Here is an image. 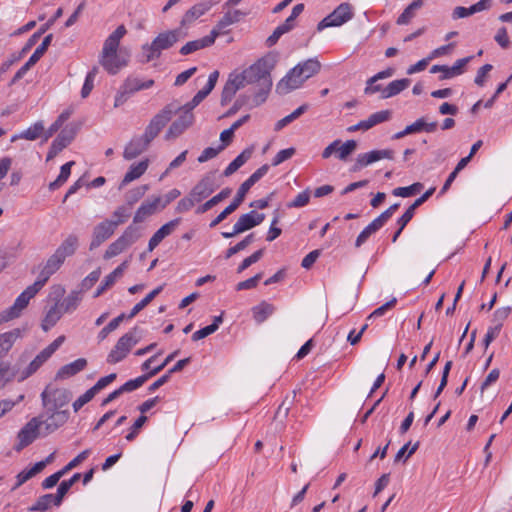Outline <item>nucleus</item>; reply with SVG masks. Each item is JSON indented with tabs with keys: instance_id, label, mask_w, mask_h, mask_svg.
Wrapping results in <instances>:
<instances>
[{
	"instance_id": "34",
	"label": "nucleus",
	"mask_w": 512,
	"mask_h": 512,
	"mask_svg": "<svg viewBox=\"0 0 512 512\" xmlns=\"http://www.w3.org/2000/svg\"><path fill=\"white\" fill-rule=\"evenodd\" d=\"M473 59V56H468L462 59H458L452 67L445 65L444 74L440 76V80L449 79L464 72L465 66Z\"/></svg>"
},
{
	"instance_id": "2",
	"label": "nucleus",
	"mask_w": 512,
	"mask_h": 512,
	"mask_svg": "<svg viewBox=\"0 0 512 512\" xmlns=\"http://www.w3.org/2000/svg\"><path fill=\"white\" fill-rule=\"evenodd\" d=\"M186 36L187 33L181 27L159 33L150 44L142 46L144 62L148 63L159 58L163 50L170 49Z\"/></svg>"
},
{
	"instance_id": "55",
	"label": "nucleus",
	"mask_w": 512,
	"mask_h": 512,
	"mask_svg": "<svg viewBox=\"0 0 512 512\" xmlns=\"http://www.w3.org/2000/svg\"><path fill=\"white\" fill-rule=\"evenodd\" d=\"M310 193L309 190H305L299 193L295 199L287 204L288 208H300L304 207L309 203Z\"/></svg>"
},
{
	"instance_id": "47",
	"label": "nucleus",
	"mask_w": 512,
	"mask_h": 512,
	"mask_svg": "<svg viewBox=\"0 0 512 512\" xmlns=\"http://www.w3.org/2000/svg\"><path fill=\"white\" fill-rule=\"evenodd\" d=\"M423 184L420 182L413 183L407 187H398L392 191V194L397 197H410L419 193L423 189Z\"/></svg>"
},
{
	"instance_id": "46",
	"label": "nucleus",
	"mask_w": 512,
	"mask_h": 512,
	"mask_svg": "<svg viewBox=\"0 0 512 512\" xmlns=\"http://www.w3.org/2000/svg\"><path fill=\"white\" fill-rule=\"evenodd\" d=\"M149 378L148 374L141 375L135 379H131L119 387L120 393H129L140 388Z\"/></svg>"
},
{
	"instance_id": "15",
	"label": "nucleus",
	"mask_w": 512,
	"mask_h": 512,
	"mask_svg": "<svg viewBox=\"0 0 512 512\" xmlns=\"http://www.w3.org/2000/svg\"><path fill=\"white\" fill-rule=\"evenodd\" d=\"M245 15L246 14L240 10H232L226 12L210 31V35L213 36L214 41L220 35H224L228 32L227 27L239 22Z\"/></svg>"
},
{
	"instance_id": "63",
	"label": "nucleus",
	"mask_w": 512,
	"mask_h": 512,
	"mask_svg": "<svg viewBox=\"0 0 512 512\" xmlns=\"http://www.w3.org/2000/svg\"><path fill=\"white\" fill-rule=\"evenodd\" d=\"M96 394L90 388L83 395L77 398L73 403V409L75 412L79 411L85 404L90 402Z\"/></svg>"
},
{
	"instance_id": "45",
	"label": "nucleus",
	"mask_w": 512,
	"mask_h": 512,
	"mask_svg": "<svg viewBox=\"0 0 512 512\" xmlns=\"http://www.w3.org/2000/svg\"><path fill=\"white\" fill-rule=\"evenodd\" d=\"M44 133V125L41 121L34 123L28 129L23 131L19 138H23L26 140L34 141L38 139Z\"/></svg>"
},
{
	"instance_id": "7",
	"label": "nucleus",
	"mask_w": 512,
	"mask_h": 512,
	"mask_svg": "<svg viewBox=\"0 0 512 512\" xmlns=\"http://www.w3.org/2000/svg\"><path fill=\"white\" fill-rule=\"evenodd\" d=\"M264 219V214L252 210L249 213L243 214L239 217V219L233 226L232 232H222L221 234L224 238H232L238 234H241L247 230H250L260 225L264 221Z\"/></svg>"
},
{
	"instance_id": "23",
	"label": "nucleus",
	"mask_w": 512,
	"mask_h": 512,
	"mask_svg": "<svg viewBox=\"0 0 512 512\" xmlns=\"http://www.w3.org/2000/svg\"><path fill=\"white\" fill-rule=\"evenodd\" d=\"M79 247V238L76 234H69L58 246L55 252L64 260L75 254Z\"/></svg>"
},
{
	"instance_id": "9",
	"label": "nucleus",
	"mask_w": 512,
	"mask_h": 512,
	"mask_svg": "<svg viewBox=\"0 0 512 512\" xmlns=\"http://www.w3.org/2000/svg\"><path fill=\"white\" fill-rule=\"evenodd\" d=\"M42 404L44 407L53 408V410H60L63 406L68 404L72 399V393L67 389H49L47 387L41 393Z\"/></svg>"
},
{
	"instance_id": "62",
	"label": "nucleus",
	"mask_w": 512,
	"mask_h": 512,
	"mask_svg": "<svg viewBox=\"0 0 512 512\" xmlns=\"http://www.w3.org/2000/svg\"><path fill=\"white\" fill-rule=\"evenodd\" d=\"M262 276H263V273H258L255 276H253L245 281L239 282L236 285V290L241 291V290H248V289L255 288L258 285L259 281L261 280Z\"/></svg>"
},
{
	"instance_id": "44",
	"label": "nucleus",
	"mask_w": 512,
	"mask_h": 512,
	"mask_svg": "<svg viewBox=\"0 0 512 512\" xmlns=\"http://www.w3.org/2000/svg\"><path fill=\"white\" fill-rule=\"evenodd\" d=\"M268 170L269 166L267 164L262 165L240 186L243 188V190L248 192L254 184H256L262 177L267 174Z\"/></svg>"
},
{
	"instance_id": "25",
	"label": "nucleus",
	"mask_w": 512,
	"mask_h": 512,
	"mask_svg": "<svg viewBox=\"0 0 512 512\" xmlns=\"http://www.w3.org/2000/svg\"><path fill=\"white\" fill-rule=\"evenodd\" d=\"M320 69L321 63L317 59L311 58L302 63L297 64L293 68V73L301 74L307 80L310 77L316 75L320 71Z\"/></svg>"
},
{
	"instance_id": "41",
	"label": "nucleus",
	"mask_w": 512,
	"mask_h": 512,
	"mask_svg": "<svg viewBox=\"0 0 512 512\" xmlns=\"http://www.w3.org/2000/svg\"><path fill=\"white\" fill-rule=\"evenodd\" d=\"M141 237L139 227L135 225H129L119 239L128 248L133 245Z\"/></svg>"
},
{
	"instance_id": "43",
	"label": "nucleus",
	"mask_w": 512,
	"mask_h": 512,
	"mask_svg": "<svg viewBox=\"0 0 512 512\" xmlns=\"http://www.w3.org/2000/svg\"><path fill=\"white\" fill-rule=\"evenodd\" d=\"M147 190V185L138 186L129 190L125 194V201L128 207L131 208L135 203H137L145 195Z\"/></svg>"
},
{
	"instance_id": "59",
	"label": "nucleus",
	"mask_w": 512,
	"mask_h": 512,
	"mask_svg": "<svg viewBox=\"0 0 512 512\" xmlns=\"http://www.w3.org/2000/svg\"><path fill=\"white\" fill-rule=\"evenodd\" d=\"M222 150H224V145H219L217 148L207 147L198 157V162L204 163L212 158H215Z\"/></svg>"
},
{
	"instance_id": "61",
	"label": "nucleus",
	"mask_w": 512,
	"mask_h": 512,
	"mask_svg": "<svg viewBox=\"0 0 512 512\" xmlns=\"http://www.w3.org/2000/svg\"><path fill=\"white\" fill-rule=\"evenodd\" d=\"M147 417L145 415H141L138 417V419L134 422L132 427L130 428V432L126 435V440L133 441L138 433L139 430L142 428V426L146 423Z\"/></svg>"
},
{
	"instance_id": "26",
	"label": "nucleus",
	"mask_w": 512,
	"mask_h": 512,
	"mask_svg": "<svg viewBox=\"0 0 512 512\" xmlns=\"http://www.w3.org/2000/svg\"><path fill=\"white\" fill-rule=\"evenodd\" d=\"M213 36L210 34L197 40L189 41L185 45H183L180 49L181 55H189L191 53H194L200 49H204L207 47H210L214 44Z\"/></svg>"
},
{
	"instance_id": "56",
	"label": "nucleus",
	"mask_w": 512,
	"mask_h": 512,
	"mask_svg": "<svg viewBox=\"0 0 512 512\" xmlns=\"http://www.w3.org/2000/svg\"><path fill=\"white\" fill-rule=\"evenodd\" d=\"M52 494L42 495L30 508L31 511H45L52 505Z\"/></svg>"
},
{
	"instance_id": "36",
	"label": "nucleus",
	"mask_w": 512,
	"mask_h": 512,
	"mask_svg": "<svg viewBox=\"0 0 512 512\" xmlns=\"http://www.w3.org/2000/svg\"><path fill=\"white\" fill-rule=\"evenodd\" d=\"M423 5V0H414L410 3L396 20L398 25H407L415 17L416 11Z\"/></svg>"
},
{
	"instance_id": "31",
	"label": "nucleus",
	"mask_w": 512,
	"mask_h": 512,
	"mask_svg": "<svg viewBox=\"0 0 512 512\" xmlns=\"http://www.w3.org/2000/svg\"><path fill=\"white\" fill-rule=\"evenodd\" d=\"M410 83L411 80L408 78L398 79L390 82L388 86L383 89V94H381V98L387 99L398 95L403 90L408 88Z\"/></svg>"
},
{
	"instance_id": "42",
	"label": "nucleus",
	"mask_w": 512,
	"mask_h": 512,
	"mask_svg": "<svg viewBox=\"0 0 512 512\" xmlns=\"http://www.w3.org/2000/svg\"><path fill=\"white\" fill-rule=\"evenodd\" d=\"M258 90L254 93L252 103L253 106H259L264 103L268 97V94L272 87V81H266L262 84H258Z\"/></svg>"
},
{
	"instance_id": "11",
	"label": "nucleus",
	"mask_w": 512,
	"mask_h": 512,
	"mask_svg": "<svg viewBox=\"0 0 512 512\" xmlns=\"http://www.w3.org/2000/svg\"><path fill=\"white\" fill-rule=\"evenodd\" d=\"M382 159H394V151L391 149H383L361 153L357 156L355 164L352 167V171H359L362 168Z\"/></svg>"
},
{
	"instance_id": "57",
	"label": "nucleus",
	"mask_w": 512,
	"mask_h": 512,
	"mask_svg": "<svg viewBox=\"0 0 512 512\" xmlns=\"http://www.w3.org/2000/svg\"><path fill=\"white\" fill-rule=\"evenodd\" d=\"M130 216V208L127 206H119L117 209L113 212V217L116 218L115 220H112L113 223H117V226L125 223L127 219Z\"/></svg>"
},
{
	"instance_id": "27",
	"label": "nucleus",
	"mask_w": 512,
	"mask_h": 512,
	"mask_svg": "<svg viewBox=\"0 0 512 512\" xmlns=\"http://www.w3.org/2000/svg\"><path fill=\"white\" fill-rule=\"evenodd\" d=\"M87 365L84 358H79L69 364L64 365L56 374V379H66L82 371Z\"/></svg>"
},
{
	"instance_id": "35",
	"label": "nucleus",
	"mask_w": 512,
	"mask_h": 512,
	"mask_svg": "<svg viewBox=\"0 0 512 512\" xmlns=\"http://www.w3.org/2000/svg\"><path fill=\"white\" fill-rule=\"evenodd\" d=\"M209 8L204 4H197L191 7L186 13L183 15L180 26L182 29L187 25L201 17L206 13Z\"/></svg>"
},
{
	"instance_id": "38",
	"label": "nucleus",
	"mask_w": 512,
	"mask_h": 512,
	"mask_svg": "<svg viewBox=\"0 0 512 512\" xmlns=\"http://www.w3.org/2000/svg\"><path fill=\"white\" fill-rule=\"evenodd\" d=\"M62 316V310L58 306V303H55L46 313L41 327L44 331H48L51 329L61 318Z\"/></svg>"
},
{
	"instance_id": "33",
	"label": "nucleus",
	"mask_w": 512,
	"mask_h": 512,
	"mask_svg": "<svg viewBox=\"0 0 512 512\" xmlns=\"http://www.w3.org/2000/svg\"><path fill=\"white\" fill-rule=\"evenodd\" d=\"M154 85V80L149 79L147 81H141L140 79L136 77H128L122 86L125 88V92H128L130 95L133 93L148 89Z\"/></svg>"
},
{
	"instance_id": "37",
	"label": "nucleus",
	"mask_w": 512,
	"mask_h": 512,
	"mask_svg": "<svg viewBox=\"0 0 512 512\" xmlns=\"http://www.w3.org/2000/svg\"><path fill=\"white\" fill-rule=\"evenodd\" d=\"M50 356L45 354V351L42 350L35 358L30 362L25 370L21 372L20 381L25 380L26 378L33 375L48 359Z\"/></svg>"
},
{
	"instance_id": "12",
	"label": "nucleus",
	"mask_w": 512,
	"mask_h": 512,
	"mask_svg": "<svg viewBox=\"0 0 512 512\" xmlns=\"http://www.w3.org/2000/svg\"><path fill=\"white\" fill-rule=\"evenodd\" d=\"M217 188L214 173L204 175L192 188L190 194L199 203L210 196Z\"/></svg>"
},
{
	"instance_id": "29",
	"label": "nucleus",
	"mask_w": 512,
	"mask_h": 512,
	"mask_svg": "<svg viewBox=\"0 0 512 512\" xmlns=\"http://www.w3.org/2000/svg\"><path fill=\"white\" fill-rule=\"evenodd\" d=\"M99 62L108 73L113 75L126 65V62L120 59L117 52L107 56V58L104 55H100Z\"/></svg>"
},
{
	"instance_id": "10",
	"label": "nucleus",
	"mask_w": 512,
	"mask_h": 512,
	"mask_svg": "<svg viewBox=\"0 0 512 512\" xmlns=\"http://www.w3.org/2000/svg\"><path fill=\"white\" fill-rule=\"evenodd\" d=\"M42 289L40 282H34L28 286L15 300L14 304L6 311L13 319L18 318L22 311L28 306L29 301Z\"/></svg>"
},
{
	"instance_id": "32",
	"label": "nucleus",
	"mask_w": 512,
	"mask_h": 512,
	"mask_svg": "<svg viewBox=\"0 0 512 512\" xmlns=\"http://www.w3.org/2000/svg\"><path fill=\"white\" fill-rule=\"evenodd\" d=\"M232 193V189L229 187H226L222 189L217 195L213 196L211 199L206 201L204 204L200 205L196 209L197 214H203L222 202L223 200L227 199Z\"/></svg>"
},
{
	"instance_id": "58",
	"label": "nucleus",
	"mask_w": 512,
	"mask_h": 512,
	"mask_svg": "<svg viewBox=\"0 0 512 512\" xmlns=\"http://www.w3.org/2000/svg\"><path fill=\"white\" fill-rule=\"evenodd\" d=\"M296 153L295 148H287L279 151L272 160V166H278L284 161L290 159Z\"/></svg>"
},
{
	"instance_id": "28",
	"label": "nucleus",
	"mask_w": 512,
	"mask_h": 512,
	"mask_svg": "<svg viewBox=\"0 0 512 512\" xmlns=\"http://www.w3.org/2000/svg\"><path fill=\"white\" fill-rule=\"evenodd\" d=\"M148 160H142L138 162L137 164H132L125 174L119 189L121 190L124 186H126L128 183L140 178L147 170L148 168Z\"/></svg>"
},
{
	"instance_id": "53",
	"label": "nucleus",
	"mask_w": 512,
	"mask_h": 512,
	"mask_svg": "<svg viewBox=\"0 0 512 512\" xmlns=\"http://www.w3.org/2000/svg\"><path fill=\"white\" fill-rule=\"evenodd\" d=\"M392 112L391 110H382L371 114L368 119L371 122L372 126H376L377 124L389 121L391 119Z\"/></svg>"
},
{
	"instance_id": "60",
	"label": "nucleus",
	"mask_w": 512,
	"mask_h": 512,
	"mask_svg": "<svg viewBox=\"0 0 512 512\" xmlns=\"http://www.w3.org/2000/svg\"><path fill=\"white\" fill-rule=\"evenodd\" d=\"M101 275L100 268L92 271L87 277H85L81 282V289L83 291H87L99 280Z\"/></svg>"
},
{
	"instance_id": "24",
	"label": "nucleus",
	"mask_w": 512,
	"mask_h": 512,
	"mask_svg": "<svg viewBox=\"0 0 512 512\" xmlns=\"http://www.w3.org/2000/svg\"><path fill=\"white\" fill-rule=\"evenodd\" d=\"M22 336V330L20 328L12 329L8 332L0 334V358L5 356L15 341Z\"/></svg>"
},
{
	"instance_id": "19",
	"label": "nucleus",
	"mask_w": 512,
	"mask_h": 512,
	"mask_svg": "<svg viewBox=\"0 0 512 512\" xmlns=\"http://www.w3.org/2000/svg\"><path fill=\"white\" fill-rule=\"evenodd\" d=\"M161 202V197H152L145 200L135 212L133 224L142 223L146 218L156 213Z\"/></svg>"
},
{
	"instance_id": "20",
	"label": "nucleus",
	"mask_w": 512,
	"mask_h": 512,
	"mask_svg": "<svg viewBox=\"0 0 512 512\" xmlns=\"http://www.w3.org/2000/svg\"><path fill=\"white\" fill-rule=\"evenodd\" d=\"M127 30L124 25H120L105 40L101 55L107 56L117 52L120 40L126 35Z\"/></svg>"
},
{
	"instance_id": "1",
	"label": "nucleus",
	"mask_w": 512,
	"mask_h": 512,
	"mask_svg": "<svg viewBox=\"0 0 512 512\" xmlns=\"http://www.w3.org/2000/svg\"><path fill=\"white\" fill-rule=\"evenodd\" d=\"M176 108L172 104H167L161 109L149 122L142 136L134 137L127 144L124 150V158L132 160L143 153L149 147L150 143L158 136L161 130L172 119Z\"/></svg>"
},
{
	"instance_id": "39",
	"label": "nucleus",
	"mask_w": 512,
	"mask_h": 512,
	"mask_svg": "<svg viewBox=\"0 0 512 512\" xmlns=\"http://www.w3.org/2000/svg\"><path fill=\"white\" fill-rule=\"evenodd\" d=\"M162 289L163 287L159 286L152 290L149 294H147L139 303H137L132 308L131 312L127 315V318H134L141 310H143L147 305H149L157 295H159Z\"/></svg>"
},
{
	"instance_id": "4",
	"label": "nucleus",
	"mask_w": 512,
	"mask_h": 512,
	"mask_svg": "<svg viewBox=\"0 0 512 512\" xmlns=\"http://www.w3.org/2000/svg\"><path fill=\"white\" fill-rule=\"evenodd\" d=\"M137 342L136 328H134L118 339L116 345L107 356V362L109 364H116L122 361Z\"/></svg>"
},
{
	"instance_id": "18",
	"label": "nucleus",
	"mask_w": 512,
	"mask_h": 512,
	"mask_svg": "<svg viewBox=\"0 0 512 512\" xmlns=\"http://www.w3.org/2000/svg\"><path fill=\"white\" fill-rule=\"evenodd\" d=\"M65 260L59 256L56 252H54L46 261L43 269L39 273V276L36 282H40V285L43 287L49 278L57 272L60 267L63 265Z\"/></svg>"
},
{
	"instance_id": "5",
	"label": "nucleus",
	"mask_w": 512,
	"mask_h": 512,
	"mask_svg": "<svg viewBox=\"0 0 512 512\" xmlns=\"http://www.w3.org/2000/svg\"><path fill=\"white\" fill-rule=\"evenodd\" d=\"M46 411L37 416L40 418L41 426H44V435H49L63 426L69 419V412L66 410H53L45 407Z\"/></svg>"
},
{
	"instance_id": "3",
	"label": "nucleus",
	"mask_w": 512,
	"mask_h": 512,
	"mask_svg": "<svg viewBox=\"0 0 512 512\" xmlns=\"http://www.w3.org/2000/svg\"><path fill=\"white\" fill-rule=\"evenodd\" d=\"M274 68V61L271 58L263 57L245 69L242 74L246 84H262L272 81L271 71Z\"/></svg>"
},
{
	"instance_id": "50",
	"label": "nucleus",
	"mask_w": 512,
	"mask_h": 512,
	"mask_svg": "<svg viewBox=\"0 0 512 512\" xmlns=\"http://www.w3.org/2000/svg\"><path fill=\"white\" fill-rule=\"evenodd\" d=\"M80 301V293L72 292L70 295L64 298L63 302L61 303V308L63 309V312H71L77 308Z\"/></svg>"
},
{
	"instance_id": "22",
	"label": "nucleus",
	"mask_w": 512,
	"mask_h": 512,
	"mask_svg": "<svg viewBox=\"0 0 512 512\" xmlns=\"http://www.w3.org/2000/svg\"><path fill=\"white\" fill-rule=\"evenodd\" d=\"M78 130V124L72 123L67 125L53 140V143L62 151L74 140Z\"/></svg>"
},
{
	"instance_id": "21",
	"label": "nucleus",
	"mask_w": 512,
	"mask_h": 512,
	"mask_svg": "<svg viewBox=\"0 0 512 512\" xmlns=\"http://www.w3.org/2000/svg\"><path fill=\"white\" fill-rule=\"evenodd\" d=\"M247 193L248 192L246 190H243V188L240 186L233 201H231V203L214 220L211 221L209 226L211 228L216 227L218 224L224 221L230 214L236 211L244 201Z\"/></svg>"
},
{
	"instance_id": "54",
	"label": "nucleus",
	"mask_w": 512,
	"mask_h": 512,
	"mask_svg": "<svg viewBox=\"0 0 512 512\" xmlns=\"http://www.w3.org/2000/svg\"><path fill=\"white\" fill-rule=\"evenodd\" d=\"M198 203L194 197L191 196V194L189 193L188 196L182 198L178 203H177V206L175 208V211L177 213H185L187 211H189L190 209L193 208V206Z\"/></svg>"
},
{
	"instance_id": "64",
	"label": "nucleus",
	"mask_w": 512,
	"mask_h": 512,
	"mask_svg": "<svg viewBox=\"0 0 512 512\" xmlns=\"http://www.w3.org/2000/svg\"><path fill=\"white\" fill-rule=\"evenodd\" d=\"M510 312H511L510 307L498 308L493 314L492 321H493L494 325H500V327L502 328L503 322L508 318Z\"/></svg>"
},
{
	"instance_id": "17",
	"label": "nucleus",
	"mask_w": 512,
	"mask_h": 512,
	"mask_svg": "<svg viewBox=\"0 0 512 512\" xmlns=\"http://www.w3.org/2000/svg\"><path fill=\"white\" fill-rule=\"evenodd\" d=\"M193 121V113H181L179 117L170 125L165 134V139L171 140L179 137L187 128L193 124Z\"/></svg>"
},
{
	"instance_id": "13",
	"label": "nucleus",
	"mask_w": 512,
	"mask_h": 512,
	"mask_svg": "<svg viewBox=\"0 0 512 512\" xmlns=\"http://www.w3.org/2000/svg\"><path fill=\"white\" fill-rule=\"evenodd\" d=\"M116 228L117 223H113L112 220L108 219H105L104 221L97 224L93 229L90 250L96 249L103 242L109 239L114 234Z\"/></svg>"
},
{
	"instance_id": "52",
	"label": "nucleus",
	"mask_w": 512,
	"mask_h": 512,
	"mask_svg": "<svg viewBox=\"0 0 512 512\" xmlns=\"http://www.w3.org/2000/svg\"><path fill=\"white\" fill-rule=\"evenodd\" d=\"M264 253V249H259L256 252H254L249 257L245 258L241 264L237 268L238 273H242L244 270H246L248 267H250L252 264L258 262Z\"/></svg>"
},
{
	"instance_id": "30",
	"label": "nucleus",
	"mask_w": 512,
	"mask_h": 512,
	"mask_svg": "<svg viewBox=\"0 0 512 512\" xmlns=\"http://www.w3.org/2000/svg\"><path fill=\"white\" fill-rule=\"evenodd\" d=\"M275 310V306L266 301L260 302L258 305L251 309L253 319L257 324H261L266 321L268 317H270L275 312Z\"/></svg>"
},
{
	"instance_id": "49",
	"label": "nucleus",
	"mask_w": 512,
	"mask_h": 512,
	"mask_svg": "<svg viewBox=\"0 0 512 512\" xmlns=\"http://www.w3.org/2000/svg\"><path fill=\"white\" fill-rule=\"evenodd\" d=\"M127 318V316L122 313L119 316L112 319L104 328L101 329V331L98 334V339L100 341L104 340L112 331L116 330L120 323Z\"/></svg>"
},
{
	"instance_id": "14",
	"label": "nucleus",
	"mask_w": 512,
	"mask_h": 512,
	"mask_svg": "<svg viewBox=\"0 0 512 512\" xmlns=\"http://www.w3.org/2000/svg\"><path fill=\"white\" fill-rule=\"evenodd\" d=\"M246 85V81L244 80L243 74H230L227 82L225 83L222 93L220 103L222 106L227 105L232 98L235 96L238 90L243 88Z\"/></svg>"
},
{
	"instance_id": "51",
	"label": "nucleus",
	"mask_w": 512,
	"mask_h": 512,
	"mask_svg": "<svg viewBox=\"0 0 512 512\" xmlns=\"http://www.w3.org/2000/svg\"><path fill=\"white\" fill-rule=\"evenodd\" d=\"M127 247L123 244V242L118 238L114 242H112L108 248L105 251L104 258L105 259H111L120 253H122L124 250H126Z\"/></svg>"
},
{
	"instance_id": "40",
	"label": "nucleus",
	"mask_w": 512,
	"mask_h": 512,
	"mask_svg": "<svg viewBox=\"0 0 512 512\" xmlns=\"http://www.w3.org/2000/svg\"><path fill=\"white\" fill-rule=\"evenodd\" d=\"M382 226L374 219L368 226H366L358 235L355 241V247L360 248L369 237L380 230Z\"/></svg>"
},
{
	"instance_id": "48",
	"label": "nucleus",
	"mask_w": 512,
	"mask_h": 512,
	"mask_svg": "<svg viewBox=\"0 0 512 512\" xmlns=\"http://www.w3.org/2000/svg\"><path fill=\"white\" fill-rule=\"evenodd\" d=\"M356 148L357 142L355 140H347L345 143L341 142L336 157L341 161H346Z\"/></svg>"
},
{
	"instance_id": "6",
	"label": "nucleus",
	"mask_w": 512,
	"mask_h": 512,
	"mask_svg": "<svg viewBox=\"0 0 512 512\" xmlns=\"http://www.w3.org/2000/svg\"><path fill=\"white\" fill-rule=\"evenodd\" d=\"M353 18L352 7L349 3H341L332 13L322 19L317 30L322 31L328 27L341 26Z\"/></svg>"
},
{
	"instance_id": "16",
	"label": "nucleus",
	"mask_w": 512,
	"mask_h": 512,
	"mask_svg": "<svg viewBox=\"0 0 512 512\" xmlns=\"http://www.w3.org/2000/svg\"><path fill=\"white\" fill-rule=\"evenodd\" d=\"M306 78L298 73H293V68L282 78L276 85V93L279 95H286L291 91L300 88Z\"/></svg>"
},
{
	"instance_id": "8",
	"label": "nucleus",
	"mask_w": 512,
	"mask_h": 512,
	"mask_svg": "<svg viewBox=\"0 0 512 512\" xmlns=\"http://www.w3.org/2000/svg\"><path fill=\"white\" fill-rule=\"evenodd\" d=\"M41 427L40 418L33 417L29 420L17 434V444L14 446V450L20 452L25 447L32 444L39 436Z\"/></svg>"
}]
</instances>
